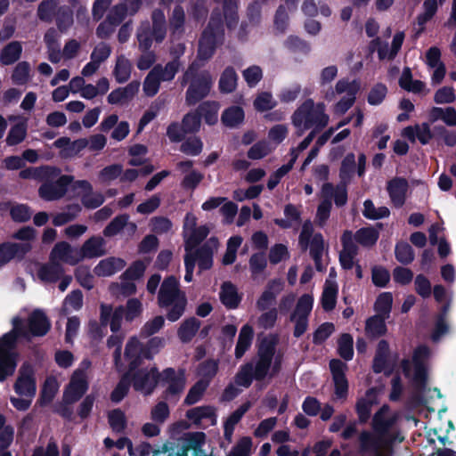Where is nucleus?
Here are the masks:
<instances>
[{
  "mask_svg": "<svg viewBox=\"0 0 456 456\" xmlns=\"http://www.w3.org/2000/svg\"><path fill=\"white\" fill-rule=\"evenodd\" d=\"M338 293V284L326 281L321 297L322 307L325 312H330L335 308Z\"/></svg>",
  "mask_w": 456,
  "mask_h": 456,
  "instance_id": "38",
  "label": "nucleus"
},
{
  "mask_svg": "<svg viewBox=\"0 0 456 456\" xmlns=\"http://www.w3.org/2000/svg\"><path fill=\"white\" fill-rule=\"evenodd\" d=\"M292 124L296 127L304 126V130L315 126L320 131L329 123V116L324 112L322 105H314L312 99H306L293 113Z\"/></svg>",
  "mask_w": 456,
  "mask_h": 456,
  "instance_id": "3",
  "label": "nucleus"
},
{
  "mask_svg": "<svg viewBox=\"0 0 456 456\" xmlns=\"http://www.w3.org/2000/svg\"><path fill=\"white\" fill-rule=\"evenodd\" d=\"M393 305V296L390 292H382L379 295L374 304V310L377 314L385 316L391 312Z\"/></svg>",
  "mask_w": 456,
  "mask_h": 456,
  "instance_id": "61",
  "label": "nucleus"
},
{
  "mask_svg": "<svg viewBox=\"0 0 456 456\" xmlns=\"http://www.w3.org/2000/svg\"><path fill=\"white\" fill-rule=\"evenodd\" d=\"M218 246V239L216 236H212L195 250L193 255L197 257L200 272L212 268L214 251L217 249Z\"/></svg>",
  "mask_w": 456,
  "mask_h": 456,
  "instance_id": "13",
  "label": "nucleus"
},
{
  "mask_svg": "<svg viewBox=\"0 0 456 456\" xmlns=\"http://www.w3.org/2000/svg\"><path fill=\"white\" fill-rule=\"evenodd\" d=\"M329 365L334 382V394L338 399H346L348 395V381L346 377L347 365L339 359L330 360Z\"/></svg>",
  "mask_w": 456,
  "mask_h": 456,
  "instance_id": "11",
  "label": "nucleus"
},
{
  "mask_svg": "<svg viewBox=\"0 0 456 456\" xmlns=\"http://www.w3.org/2000/svg\"><path fill=\"white\" fill-rule=\"evenodd\" d=\"M355 156L353 152L347 153L343 159L339 169L340 182H346L351 179L355 170Z\"/></svg>",
  "mask_w": 456,
  "mask_h": 456,
  "instance_id": "62",
  "label": "nucleus"
},
{
  "mask_svg": "<svg viewBox=\"0 0 456 456\" xmlns=\"http://www.w3.org/2000/svg\"><path fill=\"white\" fill-rule=\"evenodd\" d=\"M188 300L185 292L180 289L178 280L170 275L163 281L158 294V305L167 309L169 322L178 321L185 312Z\"/></svg>",
  "mask_w": 456,
  "mask_h": 456,
  "instance_id": "1",
  "label": "nucleus"
},
{
  "mask_svg": "<svg viewBox=\"0 0 456 456\" xmlns=\"http://www.w3.org/2000/svg\"><path fill=\"white\" fill-rule=\"evenodd\" d=\"M128 378L134 391L151 395L160 381V372L156 364L149 367H137L134 370L127 369Z\"/></svg>",
  "mask_w": 456,
  "mask_h": 456,
  "instance_id": "5",
  "label": "nucleus"
},
{
  "mask_svg": "<svg viewBox=\"0 0 456 456\" xmlns=\"http://www.w3.org/2000/svg\"><path fill=\"white\" fill-rule=\"evenodd\" d=\"M206 441L203 432L187 433L182 444L167 442L153 456H203L202 446Z\"/></svg>",
  "mask_w": 456,
  "mask_h": 456,
  "instance_id": "4",
  "label": "nucleus"
},
{
  "mask_svg": "<svg viewBox=\"0 0 456 456\" xmlns=\"http://www.w3.org/2000/svg\"><path fill=\"white\" fill-rule=\"evenodd\" d=\"M238 74L232 66H227L220 75L218 89L221 94L233 93L238 86Z\"/></svg>",
  "mask_w": 456,
  "mask_h": 456,
  "instance_id": "32",
  "label": "nucleus"
},
{
  "mask_svg": "<svg viewBox=\"0 0 456 456\" xmlns=\"http://www.w3.org/2000/svg\"><path fill=\"white\" fill-rule=\"evenodd\" d=\"M132 72V63L124 55L117 57L116 64L113 69V75L118 83L123 84L126 82Z\"/></svg>",
  "mask_w": 456,
  "mask_h": 456,
  "instance_id": "41",
  "label": "nucleus"
},
{
  "mask_svg": "<svg viewBox=\"0 0 456 456\" xmlns=\"http://www.w3.org/2000/svg\"><path fill=\"white\" fill-rule=\"evenodd\" d=\"M55 22L61 32L67 31L74 22L73 11L68 5H61L55 16Z\"/></svg>",
  "mask_w": 456,
  "mask_h": 456,
  "instance_id": "47",
  "label": "nucleus"
},
{
  "mask_svg": "<svg viewBox=\"0 0 456 456\" xmlns=\"http://www.w3.org/2000/svg\"><path fill=\"white\" fill-rule=\"evenodd\" d=\"M213 86V78L208 70H204L200 75L191 79L186 93L185 102L188 106H194L210 93Z\"/></svg>",
  "mask_w": 456,
  "mask_h": 456,
  "instance_id": "7",
  "label": "nucleus"
},
{
  "mask_svg": "<svg viewBox=\"0 0 456 456\" xmlns=\"http://www.w3.org/2000/svg\"><path fill=\"white\" fill-rule=\"evenodd\" d=\"M128 373L125 372L121 375L118 384L111 391L110 399L114 403H120L129 393L132 383L128 378Z\"/></svg>",
  "mask_w": 456,
  "mask_h": 456,
  "instance_id": "42",
  "label": "nucleus"
},
{
  "mask_svg": "<svg viewBox=\"0 0 456 456\" xmlns=\"http://www.w3.org/2000/svg\"><path fill=\"white\" fill-rule=\"evenodd\" d=\"M128 218V216L126 214L114 217L103 229V235L105 237H112L117 235L126 225Z\"/></svg>",
  "mask_w": 456,
  "mask_h": 456,
  "instance_id": "57",
  "label": "nucleus"
},
{
  "mask_svg": "<svg viewBox=\"0 0 456 456\" xmlns=\"http://www.w3.org/2000/svg\"><path fill=\"white\" fill-rule=\"evenodd\" d=\"M139 90V83L132 81L125 87H118L113 90L107 97L110 104H122L132 100Z\"/></svg>",
  "mask_w": 456,
  "mask_h": 456,
  "instance_id": "27",
  "label": "nucleus"
},
{
  "mask_svg": "<svg viewBox=\"0 0 456 456\" xmlns=\"http://www.w3.org/2000/svg\"><path fill=\"white\" fill-rule=\"evenodd\" d=\"M218 109L216 102L207 101L199 105L197 111L200 115V119L203 118L208 125L212 126L217 122Z\"/></svg>",
  "mask_w": 456,
  "mask_h": 456,
  "instance_id": "44",
  "label": "nucleus"
},
{
  "mask_svg": "<svg viewBox=\"0 0 456 456\" xmlns=\"http://www.w3.org/2000/svg\"><path fill=\"white\" fill-rule=\"evenodd\" d=\"M276 338H265L261 342L257 352L258 360L256 362L259 376L265 372L269 373L276 352Z\"/></svg>",
  "mask_w": 456,
  "mask_h": 456,
  "instance_id": "14",
  "label": "nucleus"
},
{
  "mask_svg": "<svg viewBox=\"0 0 456 456\" xmlns=\"http://www.w3.org/2000/svg\"><path fill=\"white\" fill-rule=\"evenodd\" d=\"M63 273V266L58 261L53 260H50L48 264L43 265L37 272L41 281L50 283L58 281Z\"/></svg>",
  "mask_w": 456,
  "mask_h": 456,
  "instance_id": "30",
  "label": "nucleus"
},
{
  "mask_svg": "<svg viewBox=\"0 0 456 456\" xmlns=\"http://www.w3.org/2000/svg\"><path fill=\"white\" fill-rule=\"evenodd\" d=\"M208 382L198 380L190 389L184 399V404L192 405L198 403L208 388Z\"/></svg>",
  "mask_w": 456,
  "mask_h": 456,
  "instance_id": "59",
  "label": "nucleus"
},
{
  "mask_svg": "<svg viewBox=\"0 0 456 456\" xmlns=\"http://www.w3.org/2000/svg\"><path fill=\"white\" fill-rule=\"evenodd\" d=\"M10 210V216L15 223H26L30 220L32 211L30 208L26 204L16 203L12 205L11 201L2 202L0 204V210Z\"/></svg>",
  "mask_w": 456,
  "mask_h": 456,
  "instance_id": "29",
  "label": "nucleus"
},
{
  "mask_svg": "<svg viewBox=\"0 0 456 456\" xmlns=\"http://www.w3.org/2000/svg\"><path fill=\"white\" fill-rule=\"evenodd\" d=\"M219 296L221 303L227 309H236L241 301L236 286L231 281H224L222 284Z\"/></svg>",
  "mask_w": 456,
  "mask_h": 456,
  "instance_id": "28",
  "label": "nucleus"
},
{
  "mask_svg": "<svg viewBox=\"0 0 456 456\" xmlns=\"http://www.w3.org/2000/svg\"><path fill=\"white\" fill-rule=\"evenodd\" d=\"M338 353L345 361L354 357V339L351 334L343 333L338 340Z\"/></svg>",
  "mask_w": 456,
  "mask_h": 456,
  "instance_id": "49",
  "label": "nucleus"
},
{
  "mask_svg": "<svg viewBox=\"0 0 456 456\" xmlns=\"http://www.w3.org/2000/svg\"><path fill=\"white\" fill-rule=\"evenodd\" d=\"M429 354V349L425 345L417 346L412 354L413 375L411 384L415 390L423 392L428 383V370L423 362Z\"/></svg>",
  "mask_w": 456,
  "mask_h": 456,
  "instance_id": "8",
  "label": "nucleus"
},
{
  "mask_svg": "<svg viewBox=\"0 0 456 456\" xmlns=\"http://www.w3.org/2000/svg\"><path fill=\"white\" fill-rule=\"evenodd\" d=\"M72 254V247L66 241H60L53 248L50 253V260H60L70 265H75L81 261L80 256L78 253L77 256H74Z\"/></svg>",
  "mask_w": 456,
  "mask_h": 456,
  "instance_id": "23",
  "label": "nucleus"
},
{
  "mask_svg": "<svg viewBox=\"0 0 456 456\" xmlns=\"http://www.w3.org/2000/svg\"><path fill=\"white\" fill-rule=\"evenodd\" d=\"M136 37L138 47L141 52L150 51L152 45V34L151 25L148 21L142 23L137 29Z\"/></svg>",
  "mask_w": 456,
  "mask_h": 456,
  "instance_id": "48",
  "label": "nucleus"
},
{
  "mask_svg": "<svg viewBox=\"0 0 456 456\" xmlns=\"http://www.w3.org/2000/svg\"><path fill=\"white\" fill-rule=\"evenodd\" d=\"M88 390V382L83 370L74 371L69 383L64 389L63 399L68 403H77Z\"/></svg>",
  "mask_w": 456,
  "mask_h": 456,
  "instance_id": "12",
  "label": "nucleus"
},
{
  "mask_svg": "<svg viewBox=\"0 0 456 456\" xmlns=\"http://www.w3.org/2000/svg\"><path fill=\"white\" fill-rule=\"evenodd\" d=\"M28 328L29 335L43 337L50 330L51 322L44 311L36 309L28 318Z\"/></svg>",
  "mask_w": 456,
  "mask_h": 456,
  "instance_id": "19",
  "label": "nucleus"
},
{
  "mask_svg": "<svg viewBox=\"0 0 456 456\" xmlns=\"http://www.w3.org/2000/svg\"><path fill=\"white\" fill-rule=\"evenodd\" d=\"M126 262L119 257L110 256L101 260L94 269L98 277H109L122 270Z\"/></svg>",
  "mask_w": 456,
  "mask_h": 456,
  "instance_id": "25",
  "label": "nucleus"
},
{
  "mask_svg": "<svg viewBox=\"0 0 456 456\" xmlns=\"http://www.w3.org/2000/svg\"><path fill=\"white\" fill-rule=\"evenodd\" d=\"M223 12L227 28H235L239 21L237 0H223Z\"/></svg>",
  "mask_w": 456,
  "mask_h": 456,
  "instance_id": "46",
  "label": "nucleus"
},
{
  "mask_svg": "<svg viewBox=\"0 0 456 456\" xmlns=\"http://www.w3.org/2000/svg\"><path fill=\"white\" fill-rule=\"evenodd\" d=\"M59 4L60 0H43L37 6V18L43 22L51 23L57 14Z\"/></svg>",
  "mask_w": 456,
  "mask_h": 456,
  "instance_id": "40",
  "label": "nucleus"
},
{
  "mask_svg": "<svg viewBox=\"0 0 456 456\" xmlns=\"http://www.w3.org/2000/svg\"><path fill=\"white\" fill-rule=\"evenodd\" d=\"M395 256L399 263L408 265L414 260V251L408 242L400 241L395 245Z\"/></svg>",
  "mask_w": 456,
  "mask_h": 456,
  "instance_id": "54",
  "label": "nucleus"
},
{
  "mask_svg": "<svg viewBox=\"0 0 456 456\" xmlns=\"http://www.w3.org/2000/svg\"><path fill=\"white\" fill-rule=\"evenodd\" d=\"M254 330L251 326L245 324L240 329L238 341L235 346V357L240 359L251 346Z\"/></svg>",
  "mask_w": 456,
  "mask_h": 456,
  "instance_id": "39",
  "label": "nucleus"
},
{
  "mask_svg": "<svg viewBox=\"0 0 456 456\" xmlns=\"http://www.w3.org/2000/svg\"><path fill=\"white\" fill-rule=\"evenodd\" d=\"M252 444L251 437L243 436L237 442L227 456H250Z\"/></svg>",
  "mask_w": 456,
  "mask_h": 456,
  "instance_id": "64",
  "label": "nucleus"
},
{
  "mask_svg": "<svg viewBox=\"0 0 456 456\" xmlns=\"http://www.w3.org/2000/svg\"><path fill=\"white\" fill-rule=\"evenodd\" d=\"M30 65L28 61H20L14 68L12 80L15 85L23 86L29 79Z\"/></svg>",
  "mask_w": 456,
  "mask_h": 456,
  "instance_id": "60",
  "label": "nucleus"
},
{
  "mask_svg": "<svg viewBox=\"0 0 456 456\" xmlns=\"http://www.w3.org/2000/svg\"><path fill=\"white\" fill-rule=\"evenodd\" d=\"M218 371V362L214 359H208L198 366V375L200 377V380L208 382L209 386L210 381L216 375Z\"/></svg>",
  "mask_w": 456,
  "mask_h": 456,
  "instance_id": "52",
  "label": "nucleus"
},
{
  "mask_svg": "<svg viewBox=\"0 0 456 456\" xmlns=\"http://www.w3.org/2000/svg\"><path fill=\"white\" fill-rule=\"evenodd\" d=\"M31 250V244L28 242H3L0 244V268L12 259H22Z\"/></svg>",
  "mask_w": 456,
  "mask_h": 456,
  "instance_id": "15",
  "label": "nucleus"
},
{
  "mask_svg": "<svg viewBox=\"0 0 456 456\" xmlns=\"http://www.w3.org/2000/svg\"><path fill=\"white\" fill-rule=\"evenodd\" d=\"M367 398H361L357 401L355 405V411L358 415L360 423H366L371 411V405L377 403V389L370 387L366 391Z\"/></svg>",
  "mask_w": 456,
  "mask_h": 456,
  "instance_id": "26",
  "label": "nucleus"
},
{
  "mask_svg": "<svg viewBox=\"0 0 456 456\" xmlns=\"http://www.w3.org/2000/svg\"><path fill=\"white\" fill-rule=\"evenodd\" d=\"M409 183L406 178L395 176L387 183V191L394 207L402 208L406 200Z\"/></svg>",
  "mask_w": 456,
  "mask_h": 456,
  "instance_id": "16",
  "label": "nucleus"
},
{
  "mask_svg": "<svg viewBox=\"0 0 456 456\" xmlns=\"http://www.w3.org/2000/svg\"><path fill=\"white\" fill-rule=\"evenodd\" d=\"M360 451L367 453L376 452L379 448V439L370 431L363 430L359 436Z\"/></svg>",
  "mask_w": 456,
  "mask_h": 456,
  "instance_id": "55",
  "label": "nucleus"
},
{
  "mask_svg": "<svg viewBox=\"0 0 456 456\" xmlns=\"http://www.w3.org/2000/svg\"><path fill=\"white\" fill-rule=\"evenodd\" d=\"M186 418L192 422L196 428H203L202 420L209 419L210 425L216 424V408L211 405H202L191 408L186 411Z\"/></svg>",
  "mask_w": 456,
  "mask_h": 456,
  "instance_id": "22",
  "label": "nucleus"
},
{
  "mask_svg": "<svg viewBox=\"0 0 456 456\" xmlns=\"http://www.w3.org/2000/svg\"><path fill=\"white\" fill-rule=\"evenodd\" d=\"M224 39V28L222 14L219 10H214L207 27L203 29L199 39L197 58L208 61L213 57L218 45Z\"/></svg>",
  "mask_w": 456,
  "mask_h": 456,
  "instance_id": "2",
  "label": "nucleus"
},
{
  "mask_svg": "<svg viewBox=\"0 0 456 456\" xmlns=\"http://www.w3.org/2000/svg\"><path fill=\"white\" fill-rule=\"evenodd\" d=\"M159 383L167 384V387L162 395L164 399H178L184 390L186 384L184 369H179L178 370H175L172 367L164 369L160 372Z\"/></svg>",
  "mask_w": 456,
  "mask_h": 456,
  "instance_id": "6",
  "label": "nucleus"
},
{
  "mask_svg": "<svg viewBox=\"0 0 456 456\" xmlns=\"http://www.w3.org/2000/svg\"><path fill=\"white\" fill-rule=\"evenodd\" d=\"M353 236L362 247L371 248L376 245L379 238V231L373 226L362 227Z\"/></svg>",
  "mask_w": 456,
  "mask_h": 456,
  "instance_id": "35",
  "label": "nucleus"
},
{
  "mask_svg": "<svg viewBox=\"0 0 456 456\" xmlns=\"http://www.w3.org/2000/svg\"><path fill=\"white\" fill-rule=\"evenodd\" d=\"M106 240L99 235L91 236L81 246L78 254L80 260L103 256L107 254Z\"/></svg>",
  "mask_w": 456,
  "mask_h": 456,
  "instance_id": "17",
  "label": "nucleus"
},
{
  "mask_svg": "<svg viewBox=\"0 0 456 456\" xmlns=\"http://www.w3.org/2000/svg\"><path fill=\"white\" fill-rule=\"evenodd\" d=\"M277 102L273 99L270 92H261L256 96L253 106L257 112H266L273 110Z\"/></svg>",
  "mask_w": 456,
  "mask_h": 456,
  "instance_id": "51",
  "label": "nucleus"
},
{
  "mask_svg": "<svg viewBox=\"0 0 456 456\" xmlns=\"http://www.w3.org/2000/svg\"><path fill=\"white\" fill-rule=\"evenodd\" d=\"M385 318V316L375 314L366 320L365 331L369 338H378L387 333V328Z\"/></svg>",
  "mask_w": 456,
  "mask_h": 456,
  "instance_id": "36",
  "label": "nucleus"
},
{
  "mask_svg": "<svg viewBox=\"0 0 456 456\" xmlns=\"http://www.w3.org/2000/svg\"><path fill=\"white\" fill-rule=\"evenodd\" d=\"M209 234V229L207 225L196 226V217H191V232L185 239L184 248L186 252L198 247Z\"/></svg>",
  "mask_w": 456,
  "mask_h": 456,
  "instance_id": "31",
  "label": "nucleus"
},
{
  "mask_svg": "<svg viewBox=\"0 0 456 456\" xmlns=\"http://www.w3.org/2000/svg\"><path fill=\"white\" fill-rule=\"evenodd\" d=\"M142 354V343L136 337L130 338L126 344L124 352V357L128 362L127 369L134 370L137 367L142 366L145 360Z\"/></svg>",
  "mask_w": 456,
  "mask_h": 456,
  "instance_id": "18",
  "label": "nucleus"
},
{
  "mask_svg": "<svg viewBox=\"0 0 456 456\" xmlns=\"http://www.w3.org/2000/svg\"><path fill=\"white\" fill-rule=\"evenodd\" d=\"M245 112L242 107L232 105L226 108L222 115L221 121L223 125L229 128H234L243 123Z\"/></svg>",
  "mask_w": 456,
  "mask_h": 456,
  "instance_id": "34",
  "label": "nucleus"
},
{
  "mask_svg": "<svg viewBox=\"0 0 456 456\" xmlns=\"http://www.w3.org/2000/svg\"><path fill=\"white\" fill-rule=\"evenodd\" d=\"M22 53V45L19 41H12L5 45L0 52V63L10 66L18 61Z\"/></svg>",
  "mask_w": 456,
  "mask_h": 456,
  "instance_id": "33",
  "label": "nucleus"
},
{
  "mask_svg": "<svg viewBox=\"0 0 456 456\" xmlns=\"http://www.w3.org/2000/svg\"><path fill=\"white\" fill-rule=\"evenodd\" d=\"M395 423V417L387 419L386 416L374 414L372 418V428L374 431L380 436L387 435Z\"/></svg>",
  "mask_w": 456,
  "mask_h": 456,
  "instance_id": "58",
  "label": "nucleus"
},
{
  "mask_svg": "<svg viewBox=\"0 0 456 456\" xmlns=\"http://www.w3.org/2000/svg\"><path fill=\"white\" fill-rule=\"evenodd\" d=\"M251 404L246 402L239 406L233 412H232L226 420L224 422V437L228 444L232 441V436L235 426L241 420L245 413L249 410Z\"/></svg>",
  "mask_w": 456,
  "mask_h": 456,
  "instance_id": "24",
  "label": "nucleus"
},
{
  "mask_svg": "<svg viewBox=\"0 0 456 456\" xmlns=\"http://www.w3.org/2000/svg\"><path fill=\"white\" fill-rule=\"evenodd\" d=\"M13 389L20 396L33 398L37 392L35 372L32 366L23 363L19 370Z\"/></svg>",
  "mask_w": 456,
  "mask_h": 456,
  "instance_id": "9",
  "label": "nucleus"
},
{
  "mask_svg": "<svg viewBox=\"0 0 456 456\" xmlns=\"http://www.w3.org/2000/svg\"><path fill=\"white\" fill-rule=\"evenodd\" d=\"M108 422L111 429L116 433H123L127 426L126 414L118 408L108 413Z\"/></svg>",
  "mask_w": 456,
  "mask_h": 456,
  "instance_id": "53",
  "label": "nucleus"
},
{
  "mask_svg": "<svg viewBox=\"0 0 456 456\" xmlns=\"http://www.w3.org/2000/svg\"><path fill=\"white\" fill-rule=\"evenodd\" d=\"M26 135L27 123L26 120H24L22 122L15 124L10 128L5 141L7 145L15 146L22 142L26 138Z\"/></svg>",
  "mask_w": 456,
  "mask_h": 456,
  "instance_id": "50",
  "label": "nucleus"
},
{
  "mask_svg": "<svg viewBox=\"0 0 456 456\" xmlns=\"http://www.w3.org/2000/svg\"><path fill=\"white\" fill-rule=\"evenodd\" d=\"M203 150V142L200 137L187 138L180 147V151L189 156H198Z\"/></svg>",
  "mask_w": 456,
  "mask_h": 456,
  "instance_id": "63",
  "label": "nucleus"
},
{
  "mask_svg": "<svg viewBox=\"0 0 456 456\" xmlns=\"http://www.w3.org/2000/svg\"><path fill=\"white\" fill-rule=\"evenodd\" d=\"M314 305V297L310 294L302 295L296 305L293 313L290 314L289 320L293 322L297 316L308 318Z\"/></svg>",
  "mask_w": 456,
  "mask_h": 456,
  "instance_id": "45",
  "label": "nucleus"
},
{
  "mask_svg": "<svg viewBox=\"0 0 456 456\" xmlns=\"http://www.w3.org/2000/svg\"><path fill=\"white\" fill-rule=\"evenodd\" d=\"M268 376L265 372L260 376L257 373V364L254 366L252 362H247L240 367L239 371L234 377V381L238 386L248 388L251 386L253 380L262 381Z\"/></svg>",
  "mask_w": 456,
  "mask_h": 456,
  "instance_id": "21",
  "label": "nucleus"
},
{
  "mask_svg": "<svg viewBox=\"0 0 456 456\" xmlns=\"http://www.w3.org/2000/svg\"><path fill=\"white\" fill-rule=\"evenodd\" d=\"M142 304L138 298H129L124 306L125 321L126 322H132L134 319L142 315Z\"/></svg>",
  "mask_w": 456,
  "mask_h": 456,
  "instance_id": "56",
  "label": "nucleus"
},
{
  "mask_svg": "<svg viewBox=\"0 0 456 456\" xmlns=\"http://www.w3.org/2000/svg\"><path fill=\"white\" fill-rule=\"evenodd\" d=\"M74 188H79L85 191L81 197V202L87 209H95L102 206L105 200L104 196L101 192H93V186L86 180L76 181Z\"/></svg>",
  "mask_w": 456,
  "mask_h": 456,
  "instance_id": "20",
  "label": "nucleus"
},
{
  "mask_svg": "<svg viewBox=\"0 0 456 456\" xmlns=\"http://www.w3.org/2000/svg\"><path fill=\"white\" fill-rule=\"evenodd\" d=\"M181 67V61L172 60L168 61L164 67L161 64L153 66L152 70H156V75L161 78V81H172Z\"/></svg>",
  "mask_w": 456,
  "mask_h": 456,
  "instance_id": "43",
  "label": "nucleus"
},
{
  "mask_svg": "<svg viewBox=\"0 0 456 456\" xmlns=\"http://www.w3.org/2000/svg\"><path fill=\"white\" fill-rule=\"evenodd\" d=\"M200 321L195 317L185 319L177 330V336L181 342H191L200 330Z\"/></svg>",
  "mask_w": 456,
  "mask_h": 456,
  "instance_id": "37",
  "label": "nucleus"
},
{
  "mask_svg": "<svg viewBox=\"0 0 456 456\" xmlns=\"http://www.w3.org/2000/svg\"><path fill=\"white\" fill-rule=\"evenodd\" d=\"M72 181L73 176L62 175L55 182L42 183L38 189V194L41 199L47 201L59 200L66 194Z\"/></svg>",
  "mask_w": 456,
  "mask_h": 456,
  "instance_id": "10",
  "label": "nucleus"
}]
</instances>
